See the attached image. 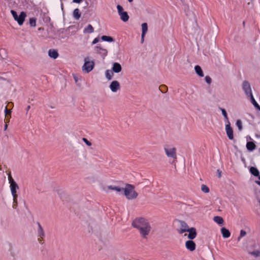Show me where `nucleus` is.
Instances as JSON below:
<instances>
[{
  "mask_svg": "<svg viewBox=\"0 0 260 260\" xmlns=\"http://www.w3.org/2000/svg\"><path fill=\"white\" fill-rule=\"evenodd\" d=\"M228 122H229L228 121ZM225 131L229 139L233 140L234 138L233 131L230 126V123L225 125Z\"/></svg>",
  "mask_w": 260,
  "mask_h": 260,
  "instance_id": "obj_11",
  "label": "nucleus"
},
{
  "mask_svg": "<svg viewBox=\"0 0 260 260\" xmlns=\"http://www.w3.org/2000/svg\"><path fill=\"white\" fill-rule=\"evenodd\" d=\"M48 54L50 57L53 58L54 59H56L58 56L57 51L54 49L49 50L48 52Z\"/></svg>",
  "mask_w": 260,
  "mask_h": 260,
  "instance_id": "obj_18",
  "label": "nucleus"
},
{
  "mask_svg": "<svg viewBox=\"0 0 260 260\" xmlns=\"http://www.w3.org/2000/svg\"><path fill=\"white\" fill-rule=\"evenodd\" d=\"M236 125L238 127L239 131H242L243 129L242 122L241 120H237L236 121Z\"/></svg>",
  "mask_w": 260,
  "mask_h": 260,
  "instance_id": "obj_33",
  "label": "nucleus"
},
{
  "mask_svg": "<svg viewBox=\"0 0 260 260\" xmlns=\"http://www.w3.org/2000/svg\"><path fill=\"white\" fill-rule=\"evenodd\" d=\"M82 140H83V142H85L87 145H88L89 146H90L91 145V143L87 139L84 138H83Z\"/></svg>",
  "mask_w": 260,
  "mask_h": 260,
  "instance_id": "obj_41",
  "label": "nucleus"
},
{
  "mask_svg": "<svg viewBox=\"0 0 260 260\" xmlns=\"http://www.w3.org/2000/svg\"><path fill=\"white\" fill-rule=\"evenodd\" d=\"M1 51H5V49H2Z\"/></svg>",
  "mask_w": 260,
  "mask_h": 260,
  "instance_id": "obj_54",
  "label": "nucleus"
},
{
  "mask_svg": "<svg viewBox=\"0 0 260 260\" xmlns=\"http://www.w3.org/2000/svg\"><path fill=\"white\" fill-rule=\"evenodd\" d=\"M187 232L189 233L188 238L190 240L194 239L197 237V233L196 229L194 228H190Z\"/></svg>",
  "mask_w": 260,
  "mask_h": 260,
  "instance_id": "obj_13",
  "label": "nucleus"
},
{
  "mask_svg": "<svg viewBox=\"0 0 260 260\" xmlns=\"http://www.w3.org/2000/svg\"><path fill=\"white\" fill-rule=\"evenodd\" d=\"M94 32V28L91 24H88L84 28L83 32L85 34H91Z\"/></svg>",
  "mask_w": 260,
  "mask_h": 260,
  "instance_id": "obj_20",
  "label": "nucleus"
},
{
  "mask_svg": "<svg viewBox=\"0 0 260 260\" xmlns=\"http://www.w3.org/2000/svg\"><path fill=\"white\" fill-rule=\"evenodd\" d=\"M118 13L120 16V19L123 22H126L129 19V16L126 12L123 11L122 7L119 5L117 6Z\"/></svg>",
  "mask_w": 260,
  "mask_h": 260,
  "instance_id": "obj_6",
  "label": "nucleus"
},
{
  "mask_svg": "<svg viewBox=\"0 0 260 260\" xmlns=\"http://www.w3.org/2000/svg\"><path fill=\"white\" fill-rule=\"evenodd\" d=\"M129 2H132L133 0H127Z\"/></svg>",
  "mask_w": 260,
  "mask_h": 260,
  "instance_id": "obj_52",
  "label": "nucleus"
},
{
  "mask_svg": "<svg viewBox=\"0 0 260 260\" xmlns=\"http://www.w3.org/2000/svg\"><path fill=\"white\" fill-rule=\"evenodd\" d=\"M13 208L16 209L17 207V198H13Z\"/></svg>",
  "mask_w": 260,
  "mask_h": 260,
  "instance_id": "obj_37",
  "label": "nucleus"
},
{
  "mask_svg": "<svg viewBox=\"0 0 260 260\" xmlns=\"http://www.w3.org/2000/svg\"><path fill=\"white\" fill-rule=\"evenodd\" d=\"M37 224L38 225V236L41 238H43L45 237V233L44 230L39 222H38Z\"/></svg>",
  "mask_w": 260,
  "mask_h": 260,
  "instance_id": "obj_16",
  "label": "nucleus"
},
{
  "mask_svg": "<svg viewBox=\"0 0 260 260\" xmlns=\"http://www.w3.org/2000/svg\"><path fill=\"white\" fill-rule=\"evenodd\" d=\"M30 106L29 105H28L27 108H26V111L27 112L30 109Z\"/></svg>",
  "mask_w": 260,
  "mask_h": 260,
  "instance_id": "obj_47",
  "label": "nucleus"
},
{
  "mask_svg": "<svg viewBox=\"0 0 260 260\" xmlns=\"http://www.w3.org/2000/svg\"><path fill=\"white\" fill-rule=\"evenodd\" d=\"M249 172L252 175H253L254 176L257 177V176H259V171L255 167H250L249 169Z\"/></svg>",
  "mask_w": 260,
  "mask_h": 260,
  "instance_id": "obj_21",
  "label": "nucleus"
},
{
  "mask_svg": "<svg viewBox=\"0 0 260 260\" xmlns=\"http://www.w3.org/2000/svg\"><path fill=\"white\" fill-rule=\"evenodd\" d=\"M201 190L205 193H208L209 192V188L206 185L203 184L201 186Z\"/></svg>",
  "mask_w": 260,
  "mask_h": 260,
  "instance_id": "obj_32",
  "label": "nucleus"
},
{
  "mask_svg": "<svg viewBox=\"0 0 260 260\" xmlns=\"http://www.w3.org/2000/svg\"><path fill=\"white\" fill-rule=\"evenodd\" d=\"M246 235V232L245 231H244L243 230H241L240 235V236L238 238V240L239 241L241 238L244 237Z\"/></svg>",
  "mask_w": 260,
  "mask_h": 260,
  "instance_id": "obj_36",
  "label": "nucleus"
},
{
  "mask_svg": "<svg viewBox=\"0 0 260 260\" xmlns=\"http://www.w3.org/2000/svg\"><path fill=\"white\" fill-rule=\"evenodd\" d=\"M73 16L76 20H78L80 18L81 14L80 13V10L78 9L77 8L74 10Z\"/></svg>",
  "mask_w": 260,
  "mask_h": 260,
  "instance_id": "obj_23",
  "label": "nucleus"
},
{
  "mask_svg": "<svg viewBox=\"0 0 260 260\" xmlns=\"http://www.w3.org/2000/svg\"><path fill=\"white\" fill-rule=\"evenodd\" d=\"M43 238H41L40 237H39L38 239L39 242L40 243V244H43V240H42Z\"/></svg>",
  "mask_w": 260,
  "mask_h": 260,
  "instance_id": "obj_45",
  "label": "nucleus"
},
{
  "mask_svg": "<svg viewBox=\"0 0 260 260\" xmlns=\"http://www.w3.org/2000/svg\"><path fill=\"white\" fill-rule=\"evenodd\" d=\"M246 148L249 151H252L255 149L256 145L253 142H248L246 144Z\"/></svg>",
  "mask_w": 260,
  "mask_h": 260,
  "instance_id": "obj_19",
  "label": "nucleus"
},
{
  "mask_svg": "<svg viewBox=\"0 0 260 260\" xmlns=\"http://www.w3.org/2000/svg\"><path fill=\"white\" fill-rule=\"evenodd\" d=\"M250 254L253 255L254 257H257L260 256V251L256 250L249 253Z\"/></svg>",
  "mask_w": 260,
  "mask_h": 260,
  "instance_id": "obj_30",
  "label": "nucleus"
},
{
  "mask_svg": "<svg viewBox=\"0 0 260 260\" xmlns=\"http://www.w3.org/2000/svg\"><path fill=\"white\" fill-rule=\"evenodd\" d=\"M110 88L112 92H116L120 89L119 83L117 81H113L110 85Z\"/></svg>",
  "mask_w": 260,
  "mask_h": 260,
  "instance_id": "obj_9",
  "label": "nucleus"
},
{
  "mask_svg": "<svg viewBox=\"0 0 260 260\" xmlns=\"http://www.w3.org/2000/svg\"><path fill=\"white\" fill-rule=\"evenodd\" d=\"M132 226L138 229L141 237L143 239H147L149 234L151 227L148 220L143 217L136 218L132 223Z\"/></svg>",
  "mask_w": 260,
  "mask_h": 260,
  "instance_id": "obj_1",
  "label": "nucleus"
},
{
  "mask_svg": "<svg viewBox=\"0 0 260 260\" xmlns=\"http://www.w3.org/2000/svg\"><path fill=\"white\" fill-rule=\"evenodd\" d=\"M194 70H195V71H196V73L200 77H203L204 76V74H203V71H202L201 68L199 66H198V65L196 66L195 67H194Z\"/></svg>",
  "mask_w": 260,
  "mask_h": 260,
  "instance_id": "obj_22",
  "label": "nucleus"
},
{
  "mask_svg": "<svg viewBox=\"0 0 260 260\" xmlns=\"http://www.w3.org/2000/svg\"><path fill=\"white\" fill-rule=\"evenodd\" d=\"M74 79H75V80L76 82H77V79H76V78L75 77H74Z\"/></svg>",
  "mask_w": 260,
  "mask_h": 260,
  "instance_id": "obj_53",
  "label": "nucleus"
},
{
  "mask_svg": "<svg viewBox=\"0 0 260 260\" xmlns=\"http://www.w3.org/2000/svg\"><path fill=\"white\" fill-rule=\"evenodd\" d=\"M257 177H258V179L260 180V174L259 173V176H257Z\"/></svg>",
  "mask_w": 260,
  "mask_h": 260,
  "instance_id": "obj_51",
  "label": "nucleus"
},
{
  "mask_svg": "<svg viewBox=\"0 0 260 260\" xmlns=\"http://www.w3.org/2000/svg\"><path fill=\"white\" fill-rule=\"evenodd\" d=\"M148 30V25L147 23H143L142 24V34L143 36H145L146 33Z\"/></svg>",
  "mask_w": 260,
  "mask_h": 260,
  "instance_id": "obj_25",
  "label": "nucleus"
},
{
  "mask_svg": "<svg viewBox=\"0 0 260 260\" xmlns=\"http://www.w3.org/2000/svg\"><path fill=\"white\" fill-rule=\"evenodd\" d=\"M99 41V39L98 38H95L92 41V44H95L97 43Z\"/></svg>",
  "mask_w": 260,
  "mask_h": 260,
  "instance_id": "obj_43",
  "label": "nucleus"
},
{
  "mask_svg": "<svg viewBox=\"0 0 260 260\" xmlns=\"http://www.w3.org/2000/svg\"><path fill=\"white\" fill-rule=\"evenodd\" d=\"M29 24L32 27H35L36 25V19L35 18H31L29 19Z\"/></svg>",
  "mask_w": 260,
  "mask_h": 260,
  "instance_id": "obj_34",
  "label": "nucleus"
},
{
  "mask_svg": "<svg viewBox=\"0 0 260 260\" xmlns=\"http://www.w3.org/2000/svg\"><path fill=\"white\" fill-rule=\"evenodd\" d=\"M242 89L248 98L253 95L250 83L247 81H244L242 83Z\"/></svg>",
  "mask_w": 260,
  "mask_h": 260,
  "instance_id": "obj_7",
  "label": "nucleus"
},
{
  "mask_svg": "<svg viewBox=\"0 0 260 260\" xmlns=\"http://www.w3.org/2000/svg\"><path fill=\"white\" fill-rule=\"evenodd\" d=\"M164 150L166 154L168 157H172L174 159L177 158L176 148L169 147L168 146H165L164 147Z\"/></svg>",
  "mask_w": 260,
  "mask_h": 260,
  "instance_id": "obj_5",
  "label": "nucleus"
},
{
  "mask_svg": "<svg viewBox=\"0 0 260 260\" xmlns=\"http://www.w3.org/2000/svg\"><path fill=\"white\" fill-rule=\"evenodd\" d=\"M205 81L208 84H210L211 83V81H212V80H211V78L208 76H206L205 77Z\"/></svg>",
  "mask_w": 260,
  "mask_h": 260,
  "instance_id": "obj_40",
  "label": "nucleus"
},
{
  "mask_svg": "<svg viewBox=\"0 0 260 260\" xmlns=\"http://www.w3.org/2000/svg\"><path fill=\"white\" fill-rule=\"evenodd\" d=\"M249 98H250V100L251 103L253 105V106L255 108H256L259 105L257 104V103L255 100L253 95H251V96H249Z\"/></svg>",
  "mask_w": 260,
  "mask_h": 260,
  "instance_id": "obj_29",
  "label": "nucleus"
},
{
  "mask_svg": "<svg viewBox=\"0 0 260 260\" xmlns=\"http://www.w3.org/2000/svg\"><path fill=\"white\" fill-rule=\"evenodd\" d=\"M105 74H106V77L108 80H110L112 79L113 75V73L112 71L107 70L106 71Z\"/></svg>",
  "mask_w": 260,
  "mask_h": 260,
  "instance_id": "obj_28",
  "label": "nucleus"
},
{
  "mask_svg": "<svg viewBox=\"0 0 260 260\" xmlns=\"http://www.w3.org/2000/svg\"><path fill=\"white\" fill-rule=\"evenodd\" d=\"M107 188L108 189L115 190L117 192H120L121 191L123 190V188H121L118 186H112V185L108 186L107 187Z\"/></svg>",
  "mask_w": 260,
  "mask_h": 260,
  "instance_id": "obj_26",
  "label": "nucleus"
},
{
  "mask_svg": "<svg viewBox=\"0 0 260 260\" xmlns=\"http://www.w3.org/2000/svg\"><path fill=\"white\" fill-rule=\"evenodd\" d=\"M159 90L162 92V93H165L167 92V91L168 90V87L166 85H161L159 87Z\"/></svg>",
  "mask_w": 260,
  "mask_h": 260,
  "instance_id": "obj_31",
  "label": "nucleus"
},
{
  "mask_svg": "<svg viewBox=\"0 0 260 260\" xmlns=\"http://www.w3.org/2000/svg\"><path fill=\"white\" fill-rule=\"evenodd\" d=\"M101 39L103 41H107L108 42H112L114 41L113 38L110 36H103Z\"/></svg>",
  "mask_w": 260,
  "mask_h": 260,
  "instance_id": "obj_27",
  "label": "nucleus"
},
{
  "mask_svg": "<svg viewBox=\"0 0 260 260\" xmlns=\"http://www.w3.org/2000/svg\"><path fill=\"white\" fill-rule=\"evenodd\" d=\"M5 116L6 117H8V116H10L11 112L10 110L8 109L7 107H5Z\"/></svg>",
  "mask_w": 260,
  "mask_h": 260,
  "instance_id": "obj_39",
  "label": "nucleus"
},
{
  "mask_svg": "<svg viewBox=\"0 0 260 260\" xmlns=\"http://www.w3.org/2000/svg\"><path fill=\"white\" fill-rule=\"evenodd\" d=\"M83 0H73V2L76 3H80Z\"/></svg>",
  "mask_w": 260,
  "mask_h": 260,
  "instance_id": "obj_44",
  "label": "nucleus"
},
{
  "mask_svg": "<svg viewBox=\"0 0 260 260\" xmlns=\"http://www.w3.org/2000/svg\"><path fill=\"white\" fill-rule=\"evenodd\" d=\"M185 247L187 249L190 251H193L196 249V243L192 240H188L185 242Z\"/></svg>",
  "mask_w": 260,
  "mask_h": 260,
  "instance_id": "obj_8",
  "label": "nucleus"
},
{
  "mask_svg": "<svg viewBox=\"0 0 260 260\" xmlns=\"http://www.w3.org/2000/svg\"><path fill=\"white\" fill-rule=\"evenodd\" d=\"M95 50L97 53L101 55L103 57L107 56L108 53L107 50L101 46H96L95 48Z\"/></svg>",
  "mask_w": 260,
  "mask_h": 260,
  "instance_id": "obj_12",
  "label": "nucleus"
},
{
  "mask_svg": "<svg viewBox=\"0 0 260 260\" xmlns=\"http://www.w3.org/2000/svg\"><path fill=\"white\" fill-rule=\"evenodd\" d=\"M94 67V62L93 60L90 61L89 57L84 58V63L82 67V70L86 72L89 73L92 70Z\"/></svg>",
  "mask_w": 260,
  "mask_h": 260,
  "instance_id": "obj_4",
  "label": "nucleus"
},
{
  "mask_svg": "<svg viewBox=\"0 0 260 260\" xmlns=\"http://www.w3.org/2000/svg\"><path fill=\"white\" fill-rule=\"evenodd\" d=\"M221 233L224 238H229L231 236V233L230 231L225 228H222L221 229Z\"/></svg>",
  "mask_w": 260,
  "mask_h": 260,
  "instance_id": "obj_17",
  "label": "nucleus"
},
{
  "mask_svg": "<svg viewBox=\"0 0 260 260\" xmlns=\"http://www.w3.org/2000/svg\"><path fill=\"white\" fill-rule=\"evenodd\" d=\"M255 183L260 186V181H255Z\"/></svg>",
  "mask_w": 260,
  "mask_h": 260,
  "instance_id": "obj_49",
  "label": "nucleus"
},
{
  "mask_svg": "<svg viewBox=\"0 0 260 260\" xmlns=\"http://www.w3.org/2000/svg\"><path fill=\"white\" fill-rule=\"evenodd\" d=\"M144 37H145V36H143V34L141 35V42H142V43H143V41H144Z\"/></svg>",
  "mask_w": 260,
  "mask_h": 260,
  "instance_id": "obj_46",
  "label": "nucleus"
},
{
  "mask_svg": "<svg viewBox=\"0 0 260 260\" xmlns=\"http://www.w3.org/2000/svg\"><path fill=\"white\" fill-rule=\"evenodd\" d=\"M123 190L124 195L128 200L135 199L138 197V193L134 190V186L133 185L127 184Z\"/></svg>",
  "mask_w": 260,
  "mask_h": 260,
  "instance_id": "obj_2",
  "label": "nucleus"
},
{
  "mask_svg": "<svg viewBox=\"0 0 260 260\" xmlns=\"http://www.w3.org/2000/svg\"><path fill=\"white\" fill-rule=\"evenodd\" d=\"M10 118H11V116H8V117H6L5 119V123H8L9 122Z\"/></svg>",
  "mask_w": 260,
  "mask_h": 260,
  "instance_id": "obj_42",
  "label": "nucleus"
},
{
  "mask_svg": "<svg viewBox=\"0 0 260 260\" xmlns=\"http://www.w3.org/2000/svg\"><path fill=\"white\" fill-rule=\"evenodd\" d=\"M7 127H8V124H7V123H5V127H4L5 130H6V129H7Z\"/></svg>",
  "mask_w": 260,
  "mask_h": 260,
  "instance_id": "obj_48",
  "label": "nucleus"
},
{
  "mask_svg": "<svg viewBox=\"0 0 260 260\" xmlns=\"http://www.w3.org/2000/svg\"><path fill=\"white\" fill-rule=\"evenodd\" d=\"M26 16V13L24 12H21L20 15L18 16L16 21H17L18 23L20 25H21L23 23Z\"/></svg>",
  "mask_w": 260,
  "mask_h": 260,
  "instance_id": "obj_14",
  "label": "nucleus"
},
{
  "mask_svg": "<svg viewBox=\"0 0 260 260\" xmlns=\"http://www.w3.org/2000/svg\"><path fill=\"white\" fill-rule=\"evenodd\" d=\"M8 180L10 183V188L13 198L16 199L18 198L17 194V189L19 188L18 184L16 183L14 180L13 179L11 173L8 174Z\"/></svg>",
  "mask_w": 260,
  "mask_h": 260,
  "instance_id": "obj_3",
  "label": "nucleus"
},
{
  "mask_svg": "<svg viewBox=\"0 0 260 260\" xmlns=\"http://www.w3.org/2000/svg\"><path fill=\"white\" fill-rule=\"evenodd\" d=\"M11 13L12 15H13L14 19L15 20H16V19H17V17L18 16L17 14V12L16 11H14V10H11Z\"/></svg>",
  "mask_w": 260,
  "mask_h": 260,
  "instance_id": "obj_38",
  "label": "nucleus"
},
{
  "mask_svg": "<svg viewBox=\"0 0 260 260\" xmlns=\"http://www.w3.org/2000/svg\"><path fill=\"white\" fill-rule=\"evenodd\" d=\"M214 221L219 224H222L224 221L223 218L220 216H215L213 218Z\"/></svg>",
  "mask_w": 260,
  "mask_h": 260,
  "instance_id": "obj_24",
  "label": "nucleus"
},
{
  "mask_svg": "<svg viewBox=\"0 0 260 260\" xmlns=\"http://www.w3.org/2000/svg\"><path fill=\"white\" fill-rule=\"evenodd\" d=\"M122 68L120 63L114 62L113 64L112 71L114 73H118L121 71Z\"/></svg>",
  "mask_w": 260,
  "mask_h": 260,
  "instance_id": "obj_15",
  "label": "nucleus"
},
{
  "mask_svg": "<svg viewBox=\"0 0 260 260\" xmlns=\"http://www.w3.org/2000/svg\"><path fill=\"white\" fill-rule=\"evenodd\" d=\"M220 110L221 111L223 117L228 121V117L225 110L221 108H220Z\"/></svg>",
  "mask_w": 260,
  "mask_h": 260,
  "instance_id": "obj_35",
  "label": "nucleus"
},
{
  "mask_svg": "<svg viewBox=\"0 0 260 260\" xmlns=\"http://www.w3.org/2000/svg\"><path fill=\"white\" fill-rule=\"evenodd\" d=\"M256 108L260 111V106H259V105H258V106Z\"/></svg>",
  "mask_w": 260,
  "mask_h": 260,
  "instance_id": "obj_50",
  "label": "nucleus"
},
{
  "mask_svg": "<svg viewBox=\"0 0 260 260\" xmlns=\"http://www.w3.org/2000/svg\"><path fill=\"white\" fill-rule=\"evenodd\" d=\"M180 222L181 228L178 231V232H179V234H182L185 232H186L187 231H188V230L190 228L188 227V225L185 221H180Z\"/></svg>",
  "mask_w": 260,
  "mask_h": 260,
  "instance_id": "obj_10",
  "label": "nucleus"
}]
</instances>
